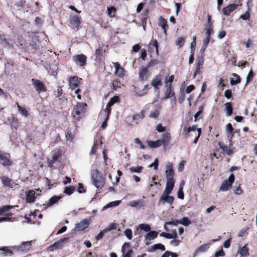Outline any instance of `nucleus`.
Listing matches in <instances>:
<instances>
[{
	"instance_id": "c03bdc74",
	"label": "nucleus",
	"mask_w": 257,
	"mask_h": 257,
	"mask_svg": "<svg viewBox=\"0 0 257 257\" xmlns=\"http://www.w3.org/2000/svg\"><path fill=\"white\" fill-rule=\"evenodd\" d=\"M12 207L11 206L9 205H6L2 206V207H0L2 210V212H3V214H11V213H9L8 212L10 210V209Z\"/></svg>"
},
{
	"instance_id": "9d476101",
	"label": "nucleus",
	"mask_w": 257,
	"mask_h": 257,
	"mask_svg": "<svg viewBox=\"0 0 257 257\" xmlns=\"http://www.w3.org/2000/svg\"><path fill=\"white\" fill-rule=\"evenodd\" d=\"M220 148L223 151V152L227 154L228 155H231L233 154V144L231 140L229 141V144L228 146L225 145L222 142H219L218 143Z\"/></svg>"
},
{
	"instance_id": "2eb2a0df",
	"label": "nucleus",
	"mask_w": 257,
	"mask_h": 257,
	"mask_svg": "<svg viewBox=\"0 0 257 257\" xmlns=\"http://www.w3.org/2000/svg\"><path fill=\"white\" fill-rule=\"evenodd\" d=\"M166 179H174V171L173 169V165L171 163H168L166 165Z\"/></svg>"
},
{
	"instance_id": "338daca9",
	"label": "nucleus",
	"mask_w": 257,
	"mask_h": 257,
	"mask_svg": "<svg viewBox=\"0 0 257 257\" xmlns=\"http://www.w3.org/2000/svg\"><path fill=\"white\" fill-rule=\"evenodd\" d=\"M233 193L236 195H240L242 193V191L239 185L234 189L233 190Z\"/></svg>"
},
{
	"instance_id": "20e7f679",
	"label": "nucleus",
	"mask_w": 257,
	"mask_h": 257,
	"mask_svg": "<svg viewBox=\"0 0 257 257\" xmlns=\"http://www.w3.org/2000/svg\"><path fill=\"white\" fill-rule=\"evenodd\" d=\"M151 73L148 68L144 66L140 67L139 71V76L141 81H146L151 77Z\"/></svg>"
},
{
	"instance_id": "bf43d9fd",
	"label": "nucleus",
	"mask_w": 257,
	"mask_h": 257,
	"mask_svg": "<svg viewBox=\"0 0 257 257\" xmlns=\"http://www.w3.org/2000/svg\"><path fill=\"white\" fill-rule=\"evenodd\" d=\"M197 135L195 137V138L194 140V141H193L194 144H196L197 143L198 139H199V137H200V135L201 134V128H197Z\"/></svg>"
},
{
	"instance_id": "052dcab7",
	"label": "nucleus",
	"mask_w": 257,
	"mask_h": 257,
	"mask_svg": "<svg viewBox=\"0 0 257 257\" xmlns=\"http://www.w3.org/2000/svg\"><path fill=\"white\" fill-rule=\"evenodd\" d=\"M179 224L178 220H174L172 219L170 221L166 222V224L172 225L173 226H177Z\"/></svg>"
},
{
	"instance_id": "0e129e2a",
	"label": "nucleus",
	"mask_w": 257,
	"mask_h": 257,
	"mask_svg": "<svg viewBox=\"0 0 257 257\" xmlns=\"http://www.w3.org/2000/svg\"><path fill=\"white\" fill-rule=\"evenodd\" d=\"M134 142L140 145V148L141 149H144L145 148V146L143 144L141 141L138 138H136L134 140Z\"/></svg>"
},
{
	"instance_id": "473e14b6",
	"label": "nucleus",
	"mask_w": 257,
	"mask_h": 257,
	"mask_svg": "<svg viewBox=\"0 0 257 257\" xmlns=\"http://www.w3.org/2000/svg\"><path fill=\"white\" fill-rule=\"evenodd\" d=\"M126 245L128 246V243H124L123 244V245H122V248H121V251H122V253L124 254V257H131L132 253H133V251L132 249H129L128 250V251L125 253V246H126Z\"/></svg>"
},
{
	"instance_id": "774afa93",
	"label": "nucleus",
	"mask_w": 257,
	"mask_h": 257,
	"mask_svg": "<svg viewBox=\"0 0 257 257\" xmlns=\"http://www.w3.org/2000/svg\"><path fill=\"white\" fill-rule=\"evenodd\" d=\"M66 139L68 141L72 142L74 138V135H72L70 133H67L66 135Z\"/></svg>"
},
{
	"instance_id": "f3484780",
	"label": "nucleus",
	"mask_w": 257,
	"mask_h": 257,
	"mask_svg": "<svg viewBox=\"0 0 257 257\" xmlns=\"http://www.w3.org/2000/svg\"><path fill=\"white\" fill-rule=\"evenodd\" d=\"M1 179L3 184L6 186L13 188L17 185L15 182H14L12 179L7 176H2Z\"/></svg>"
},
{
	"instance_id": "aec40b11",
	"label": "nucleus",
	"mask_w": 257,
	"mask_h": 257,
	"mask_svg": "<svg viewBox=\"0 0 257 257\" xmlns=\"http://www.w3.org/2000/svg\"><path fill=\"white\" fill-rule=\"evenodd\" d=\"M86 57L84 55L81 54L75 56L74 57V61L77 63H79L80 66H83L86 63Z\"/></svg>"
},
{
	"instance_id": "13d9d810",
	"label": "nucleus",
	"mask_w": 257,
	"mask_h": 257,
	"mask_svg": "<svg viewBox=\"0 0 257 257\" xmlns=\"http://www.w3.org/2000/svg\"><path fill=\"white\" fill-rule=\"evenodd\" d=\"M158 64V61L157 60H152L148 63L146 67H147V68H148L151 67H153Z\"/></svg>"
},
{
	"instance_id": "69168bd1",
	"label": "nucleus",
	"mask_w": 257,
	"mask_h": 257,
	"mask_svg": "<svg viewBox=\"0 0 257 257\" xmlns=\"http://www.w3.org/2000/svg\"><path fill=\"white\" fill-rule=\"evenodd\" d=\"M106 231H105V229L103 230L102 231H100L98 234V235L96 236V239L97 240H99L100 239H101L103 235H104L105 233H106Z\"/></svg>"
},
{
	"instance_id": "bb28decb",
	"label": "nucleus",
	"mask_w": 257,
	"mask_h": 257,
	"mask_svg": "<svg viewBox=\"0 0 257 257\" xmlns=\"http://www.w3.org/2000/svg\"><path fill=\"white\" fill-rule=\"evenodd\" d=\"M145 236L146 240H152L156 238L158 236V232L155 231H150Z\"/></svg>"
},
{
	"instance_id": "393cba45",
	"label": "nucleus",
	"mask_w": 257,
	"mask_h": 257,
	"mask_svg": "<svg viewBox=\"0 0 257 257\" xmlns=\"http://www.w3.org/2000/svg\"><path fill=\"white\" fill-rule=\"evenodd\" d=\"M175 180L174 179H167L166 186L165 190L169 192H172L174 186Z\"/></svg>"
},
{
	"instance_id": "4c0bfd02",
	"label": "nucleus",
	"mask_w": 257,
	"mask_h": 257,
	"mask_svg": "<svg viewBox=\"0 0 257 257\" xmlns=\"http://www.w3.org/2000/svg\"><path fill=\"white\" fill-rule=\"evenodd\" d=\"M61 198V196H55L51 198L49 200V203L48 204V206H51L54 204L58 202V201Z\"/></svg>"
},
{
	"instance_id": "b1692460",
	"label": "nucleus",
	"mask_w": 257,
	"mask_h": 257,
	"mask_svg": "<svg viewBox=\"0 0 257 257\" xmlns=\"http://www.w3.org/2000/svg\"><path fill=\"white\" fill-rule=\"evenodd\" d=\"M129 205L132 207L143 208L145 206L144 201L143 200H133L130 202Z\"/></svg>"
},
{
	"instance_id": "603ef678",
	"label": "nucleus",
	"mask_w": 257,
	"mask_h": 257,
	"mask_svg": "<svg viewBox=\"0 0 257 257\" xmlns=\"http://www.w3.org/2000/svg\"><path fill=\"white\" fill-rule=\"evenodd\" d=\"M156 130L159 133L166 132V128L163 126L161 123H159L156 125Z\"/></svg>"
},
{
	"instance_id": "412c9836",
	"label": "nucleus",
	"mask_w": 257,
	"mask_h": 257,
	"mask_svg": "<svg viewBox=\"0 0 257 257\" xmlns=\"http://www.w3.org/2000/svg\"><path fill=\"white\" fill-rule=\"evenodd\" d=\"M31 246L32 241L23 242L17 247V249L21 251L28 250L30 249Z\"/></svg>"
},
{
	"instance_id": "e433bc0d",
	"label": "nucleus",
	"mask_w": 257,
	"mask_h": 257,
	"mask_svg": "<svg viewBox=\"0 0 257 257\" xmlns=\"http://www.w3.org/2000/svg\"><path fill=\"white\" fill-rule=\"evenodd\" d=\"M232 75L233 77H234V78H232L230 81L231 85H236L240 82V79L239 76L238 75H237L235 73H233L232 74Z\"/></svg>"
},
{
	"instance_id": "1a4fd4ad",
	"label": "nucleus",
	"mask_w": 257,
	"mask_h": 257,
	"mask_svg": "<svg viewBox=\"0 0 257 257\" xmlns=\"http://www.w3.org/2000/svg\"><path fill=\"white\" fill-rule=\"evenodd\" d=\"M171 193V192L164 190L160 198L159 202L163 201L169 204H172L174 201V198L173 196L169 195Z\"/></svg>"
},
{
	"instance_id": "4468645a",
	"label": "nucleus",
	"mask_w": 257,
	"mask_h": 257,
	"mask_svg": "<svg viewBox=\"0 0 257 257\" xmlns=\"http://www.w3.org/2000/svg\"><path fill=\"white\" fill-rule=\"evenodd\" d=\"M68 240V238H61L60 240H59L58 241L55 242L54 244L50 245L48 248V249L49 251H53L54 249H58L62 246V243Z\"/></svg>"
},
{
	"instance_id": "09e8293b",
	"label": "nucleus",
	"mask_w": 257,
	"mask_h": 257,
	"mask_svg": "<svg viewBox=\"0 0 257 257\" xmlns=\"http://www.w3.org/2000/svg\"><path fill=\"white\" fill-rule=\"evenodd\" d=\"M206 36L210 37L211 34L213 32V26H206Z\"/></svg>"
},
{
	"instance_id": "cd10ccee",
	"label": "nucleus",
	"mask_w": 257,
	"mask_h": 257,
	"mask_svg": "<svg viewBox=\"0 0 257 257\" xmlns=\"http://www.w3.org/2000/svg\"><path fill=\"white\" fill-rule=\"evenodd\" d=\"M145 112L146 110L143 109L142 110L140 113H136L134 114L132 117L133 120L136 121V123H137V121L141 120L144 118L145 116Z\"/></svg>"
},
{
	"instance_id": "f03ea898",
	"label": "nucleus",
	"mask_w": 257,
	"mask_h": 257,
	"mask_svg": "<svg viewBox=\"0 0 257 257\" xmlns=\"http://www.w3.org/2000/svg\"><path fill=\"white\" fill-rule=\"evenodd\" d=\"M86 104L84 103H78L73 108L72 115L74 118L79 120L84 115L86 111Z\"/></svg>"
},
{
	"instance_id": "a18cd8bd",
	"label": "nucleus",
	"mask_w": 257,
	"mask_h": 257,
	"mask_svg": "<svg viewBox=\"0 0 257 257\" xmlns=\"http://www.w3.org/2000/svg\"><path fill=\"white\" fill-rule=\"evenodd\" d=\"M139 227L141 229L146 232H149L151 230V227L149 224H141L139 225Z\"/></svg>"
},
{
	"instance_id": "5701e85b",
	"label": "nucleus",
	"mask_w": 257,
	"mask_h": 257,
	"mask_svg": "<svg viewBox=\"0 0 257 257\" xmlns=\"http://www.w3.org/2000/svg\"><path fill=\"white\" fill-rule=\"evenodd\" d=\"M158 25L159 26L161 27L164 33L166 34V32L168 28L166 20L162 16H160L158 21Z\"/></svg>"
},
{
	"instance_id": "680f3d73",
	"label": "nucleus",
	"mask_w": 257,
	"mask_h": 257,
	"mask_svg": "<svg viewBox=\"0 0 257 257\" xmlns=\"http://www.w3.org/2000/svg\"><path fill=\"white\" fill-rule=\"evenodd\" d=\"M203 106H200L199 107L198 111L196 113H195V114L194 115L195 121H196L198 117L201 115V114L202 112V110H203Z\"/></svg>"
},
{
	"instance_id": "f257e3e1",
	"label": "nucleus",
	"mask_w": 257,
	"mask_h": 257,
	"mask_svg": "<svg viewBox=\"0 0 257 257\" xmlns=\"http://www.w3.org/2000/svg\"><path fill=\"white\" fill-rule=\"evenodd\" d=\"M91 175L93 184L99 190L103 188L104 179L100 173L97 169H94L91 171Z\"/></svg>"
},
{
	"instance_id": "4d7b16f0",
	"label": "nucleus",
	"mask_w": 257,
	"mask_h": 257,
	"mask_svg": "<svg viewBox=\"0 0 257 257\" xmlns=\"http://www.w3.org/2000/svg\"><path fill=\"white\" fill-rule=\"evenodd\" d=\"M153 46L155 48L156 54L157 55H159V50H158V42L156 40H155L153 41L152 43H150V46Z\"/></svg>"
},
{
	"instance_id": "f704fd0d",
	"label": "nucleus",
	"mask_w": 257,
	"mask_h": 257,
	"mask_svg": "<svg viewBox=\"0 0 257 257\" xmlns=\"http://www.w3.org/2000/svg\"><path fill=\"white\" fill-rule=\"evenodd\" d=\"M148 144L149 146L152 148H157L162 146L161 142L159 141V140H157L156 141H148Z\"/></svg>"
},
{
	"instance_id": "c85d7f7f",
	"label": "nucleus",
	"mask_w": 257,
	"mask_h": 257,
	"mask_svg": "<svg viewBox=\"0 0 257 257\" xmlns=\"http://www.w3.org/2000/svg\"><path fill=\"white\" fill-rule=\"evenodd\" d=\"M209 247V244L206 243L199 246L195 250L194 253L206 251Z\"/></svg>"
},
{
	"instance_id": "9b49d317",
	"label": "nucleus",
	"mask_w": 257,
	"mask_h": 257,
	"mask_svg": "<svg viewBox=\"0 0 257 257\" xmlns=\"http://www.w3.org/2000/svg\"><path fill=\"white\" fill-rule=\"evenodd\" d=\"M32 82L33 84L34 85V87L36 88V90L40 93L41 92H45L46 91V88L44 84L41 81L32 79Z\"/></svg>"
},
{
	"instance_id": "de8ad7c7",
	"label": "nucleus",
	"mask_w": 257,
	"mask_h": 257,
	"mask_svg": "<svg viewBox=\"0 0 257 257\" xmlns=\"http://www.w3.org/2000/svg\"><path fill=\"white\" fill-rule=\"evenodd\" d=\"M184 42V38L182 37H180L177 39L176 44L177 46H178L179 48H181L183 45Z\"/></svg>"
},
{
	"instance_id": "6e6d98bb",
	"label": "nucleus",
	"mask_w": 257,
	"mask_h": 257,
	"mask_svg": "<svg viewBox=\"0 0 257 257\" xmlns=\"http://www.w3.org/2000/svg\"><path fill=\"white\" fill-rule=\"evenodd\" d=\"M124 234L128 239H131L132 238V231L130 229H126L124 231Z\"/></svg>"
},
{
	"instance_id": "a19ab883",
	"label": "nucleus",
	"mask_w": 257,
	"mask_h": 257,
	"mask_svg": "<svg viewBox=\"0 0 257 257\" xmlns=\"http://www.w3.org/2000/svg\"><path fill=\"white\" fill-rule=\"evenodd\" d=\"M143 167L142 166H136V167H131L129 168V170L132 172H136V173H141L143 170Z\"/></svg>"
},
{
	"instance_id": "c9c22d12",
	"label": "nucleus",
	"mask_w": 257,
	"mask_h": 257,
	"mask_svg": "<svg viewBox=\"0 0 257 257\" xmlns=\"http://www.w3.org/2000/svg\"><path fill=\"white\" fill-rule=\"evenodd\" d=\"M179 224H181L184 226H188L191 223V220L188 217H183L182 219L178 220Z\"/></svg>"
},
{
	"instance_id": "4be33fe9",
	"label": "nucleus",
	"mask_w": 257,
	"mask_h": 257,
	"mask_svg": "<svg viewBox=\"0 0 257 257\" xmlns=\"http://www.w3.org/2000/svg\"><path fill=\"white\" fill-rule=\"evenodd\" d=\"M238 254L240 255V257H247L249 255L248 248L247 245H245L242 247H239L238 249Z\"/></svg>"
},
{
	"instance_id": "3c124183",
	"label": "nucleus",
	"mask_w": 257,
	"mask_h": 257,
	"mask_svg": "<svg viewBox=\"0 0 257 257\" xmlns=\"http://www.w3.org/2000/svg\"><path fill=\"white\" fill-rule=\"evenodd\" d=\"M107 12H108V14L109 15V16L110 17H112L114 16V14L115 13L116 9L113 7L108 8Z\"/></svg>"
},
{
	"instance_id": "a878e982",
	"label": "nucleus",
	"mask_w": 257,
	"mask_h": 257,
	"mask_svg": "<svg viewBox=\"0 0 257 257\" xmlns=\"http://www.w3.org/2000/svg\"><path fill=\"white\" fill-rule=\"evenodd\" d=\"M9 123L11 126L15 128H17L19 126V122L17 118L13 116H11L9 117L8 119Z\"/></svg>"
},
{
	"instance_id": "6e6552de",
	"label": "nucleus",
	"mask_w": 257,
	"mask_h": 257,
	"mask_svg": "<svg viewBox=\"0 0 257 257\" xmlns=\"http://www.w3.org/2000/svg\"><path fill=\"white\" fill-rule=\"evenodd\" d=\"M82 82V79L74 76L71 77L69 80V86L71 89H74L78 87Z\"/></svg>"
},
{
	"instance_id": "ea45409f",
	"label": "nucleus",
	"mask_w": 257,
	"mask_h": 257,
	"mask_svg": "<svg viewBox=\"0 0 257 257\" xmlns=\"http://www.w3.org/2000/svg\"><path fill=\"white\" fill-rule=\"evenodd\" d=\"M61 151L60 150H58L56 152H55L53 155L52 157V163H54L55 162L57 161L58 159L61 157Z\"/></svg>"
},
{
	"instance_id": "2f4dec72",
	"label": "nucleus",
	"mask_w": 257,
	"mask_h": 257,
	"mask_svg": "<svg viewBox=\"0 0 257 257\" xmlns=\"http://www.w3.org/2000/svg\"><path fill=\"white\" fill-rule=\"evenodd\" d=\"M174 95V93L172 91L171 85L170 84L169 86H167V88L165 92L164 98V99H167L170 97H172Z\"/></svg>"
},
{
	"instance_id": "72a5a7b5",
	"label": "nucleus",
	"mask_w": 257,
	"mask_h": 257,
	"mask_svg": "<svg viewBox=\"0 0 257 257\" xmlns=\"http://www.w3.org/2000/svg\"><path fill=\"white\" fill-rule=\"evenodd\" d=\"M157 249H160L161 250L164 251L165 250V246L161 243L155 244L153 246H152V248L151 249H150L149 251L152 252V251L156 250Z\"/></svg>"
},
{
	"instance_id": "a211bd4d",
	"label": "nucleus",
	"mask_w": 257,
	"mask_h": 257,
	"mask_svg": "<svg viewBox=\"0 0 257 257\" xmlns=\"http://www.w3.org/2000/svg\"><path fill=\"white\" fill-rule=\"evenodd\" d=\"M115 68V73L119 77H122L124 75L125 70L123 68L120 66L119 63L116 62L114 63Z\"/></svg>"
},
{
	"instance_id": "dca6fc26",
	"label": "nucleus",
	"mask_w": 257,
	"mask_h": 257,
	"mask_svg": "<svg viewBox=\"0 0 257 257\" xmlns=\"http://www.w3.org/2000/svg\"><path fill=\"white\" fill-rule=\"evenodd\" d=\"M162 77L160 74L156 75L151 82V85L155 89H158L159 86L162 85Z\"/></svg>"
},
{
	"instance_id": "c756f323",
	"label": "nucleus",
	"mask_w": 257,
	"mask_h": 257,
	"mask_svg": "<svg viewBox=\"0 0 257 257\" xmlns=\"http://www.w3.org/2000/svg\"><path fill=\"white\" fill-rule=\"evenodd\" d=\"M35 192L34 191L31 190V191H29L26 194L27 201L28 202H34L35 199Z\"/></svg>"
},
{
	"instance_id": "37998d69",
	"label": "nucleus",
	"mask_w": 257,
	"mask_h": 257,
	"mask_svg": "<svg viewBox=\"0 0 257 257\" xmlns=\"http://www.w3.org/2000/svg\"><path fill=\"white\" fill-rule=\"evenodd\" d=\"M17 107L20 113L23 116L27 117L28 115V112L25 108L21 107L18 103H17Z\"/></svg>"
},
{
	"instance_id": "864d4df0",
	"label": "nucleus",
	"mask_w": 257,
	"mask_h": 257,
	"mask_svg": "<svg viewBox=\"0 0 257 257\" xmlns=\"http://www.w3.org/2000/svg\"><path fill=\"white\" fill-rule=\"evenodd\" d=\"M253 77V73L252 71V70H250L247 75V78H246V85H247V83H248L252 79Z\"/></svg>"
},
{
	"instance_id": "7ed1b4c3",
	"label": "nucleus",
	"mask_w": 257,
	"mask_h": 257,
	"mask_svg": "<svg viewBox=\"0 0 257 257\" xmlns=\"http://www.w3.org/2000/svg\"><path fill=\"white\" fill-rule=\"evenodd\" d=\"M234 176L233 174H231L227 180L224 181L221 184L219 191L225 192L228 191L231 187L232 183L234 181Z\"/></svg>"
},
{
	"instance_id": "79ce46f5",
	"label": "nucleus",
	"mask_w": 257,
	"mask_h": 257,
	"mask_svg": "<svg viewBox=\"0 0 257 257\" xmlns=\"http://www.w3.org/2000/svg\"><path fill=\"white\" fill-rule=\"evenodd\" d=\"M120 203V200L114 201H112V202H109V203L106 204V206H105L103 207V209H105L106 208H109V207H111L116 206L118 205Z\"/></svg>"
},
{
	"instance_id": "58836bf2",
	"label": "nucleus",
	"mask_w": 257,
	"mask_h": 257,
	"mask_svg": "<svg viewBox=\"0 0 257 257\" xmlns=\"http://www.w3.org/2000/svg\"><path fill=\"white\" fill-rule=\"evenodd\" d=\"M225 111L227 116H230L232 113V107L230 102H226L225 104Z\"/></svg>"
},
{
	"instance_id": "8fccbe9b",
	"label": "nucleus",
	"mask_w": 257,
	"mask_h": 257,
	"mask_svg": "<svg viewBox=\"0 0 257 257\" xmlns=\"http://www.w3.org/2000/svg\"><path fill=\"white\" fill-rule=\"evenodd\" d=\"M74 190V187L72 186L66 187L65 188L64 193L67 195H71Z\"/></svg>"
},
{
	"instance_id": "39448f33",
	"label": "nucleus",
	"mask_w": 257,
	"mask_h": 257,
	"mask_svg": "<svg viewBox=\"0 0 257 257\" xmlns=\"http://www.w3.org/2000/svg\"><path fill=\"white\" fill-rule=\"evenodd\" d=\"M119 100V97L117 96H115L112 97L109 102L107 103L106 107L101 112V114L104 113V115L106 116V119L108 118L109 113L111 111V107L114 104V103L117 102Z\"/></svg>"
},
{
	"instance_id": "6ab92c4d",
	"label": "nucleus",
	"mask_w": 257,
	"mask_h": 257,
	"mask_svg": "<svg viewBox=\"0 0 257 257\" xmlns=\"http://www.w3.org/2000/svg\"><path fill=\"white\" fill-rule=\"evenodd\" d=\"M238 5L232 4L228 5L222 9V12L225 15H228L231 12L235 10L238 7Z\"/></svg>"
},
{
	"instance_id": "e2e57ef3",
	"label": "nucleus",
	"mask_w": 257,
	"mask_h": 257,
	"mask_svg": "<svg viewBox=\"0 0 257 257\" xmlns=\"http://www.w3.org/2000/svg\"><path fill=\"white\" fill-rule=\"evenodd\" d=\"M248 228L247 227H244L242 229H241L238 233V236L239 237H242L245 235V234L246 232V231L247 230Z\"/></svg>"
},
{
	"instance_id": "5fc2aeb1",
	"label": "nucleus",
	"mask_w": 257,
	"mask_h": 257,
	"mask_svg": "<svg viewBox=\"0 0 257 257\" xmlns=\"http://www.w3.org/2000/svg\"><path fill=\"white\" fill-rule=\"evenodd\" d=\"M0 250L2 251V254H6V253L10 255H11L12 254V250L9 249L8 248H7V247H6L0 248Z\"/></svg>"
},
{
	"instance_id": "423d86ee",
	"label": "nucleus",
	"mask_w": 257,
	"mask_h": 257,
	"mask_svg": "<svg viewBox=\"0 0 257 257\" xmlns=\"http://www.w3.org/2000/svg\"><path fill=\"white\" fill-rule=\"evenodd\" d=\"M161 142L164 150H166L170 145L171 136L168 132H165L162 134V138L159 140Z\"/></svg>"
},
{
	"instance_id": "7c9ffc66",
	"label": "nucleus",
	"mask_w": 257,
	"mask_h": 257,
	"mask_svg": "<svg viewBox=\"0 0 257 257\" xmlns=\"http://www.w3.org/2000/svg\"><path fill=\"white\" fill-rule=\"evenodd\" d=\"M102 144V142L101 141H96L94 143L93 146L91 147V151L90 153V155H95L97 152V147L100 144L101 145Z\"/></svg>"
},
{
	"instance_id": "0eeeda50",
	"label": "nucleus",
	"mask_w": 257,
	"mask_h": 257,
	"mask_svg": "<svg viewBox=\"0 0 257 257\" xmlns=\"http://www.w3.org/2000/svg\"><path fill=\"white\" fill-rule=\"evenodd\" d=\"M0 163L3 166H10L12 162L10 160V154L0 151Z\"/></svg>"
},
{
	"instance_id": "ddd939ff",
	"label": "nucleus",
	"mask_w": 257,
	"mask_h": 257,
	"mask_svg": "<svg viewBox=\"0 0 257 257\" xmlns=\"http://www.w3.org/2000/svg\"><path fill=\"white\" fill-rule=\"evenodd\" d=\"M69 22L73 27L78 28L81 24L80 17L78 15H71L69 17Z\"/></svg>"
},
{
	"instance_id": "f8f14e48",
	"label": "nucleus",
	"mask_w": 257,
	"mask_h": 257,
	"mask_svg": "<svg viewBox=\"0 0 257 257\" xmlns=\"http://www.w3.org/2000/svg\"><path fill=\"white\" fill-rule=\"evenodd\" d=\"M89 223L90 219H83L76 225L75 230L78 231H82L88 226Z\"/></svg>"
},
{
	"instance_id": "49530a36",
	"label": "nucleus",
	"mask_w": 257,
	"mask_h": 257,
	"mask_svg": "<svg viewBox=\"0 0 257 257\" xmlns=\"http://www.w3.org/2000/svg\"><path fill=\"white\" fill-rule=\"evenodd\" d=\"M160 112L158 109L152 110L150 112L149 116L151 118H156L158 117Z\"/></svg>"
}]
</instances>
